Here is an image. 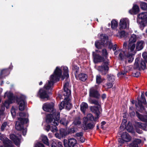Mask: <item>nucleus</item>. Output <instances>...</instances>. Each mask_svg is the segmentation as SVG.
<instances>
[{
  "mask_svg": "<svg viewBox=\"0 0 147 147\" xmlns=\"http://www.w3.org/2000/svg\"><path fill=\"white\" fill-rule=\"evenodd\" d=\"M69 77L68 69L66 66H62L61 69L57 67L55 70L53 74L49 78V80L46 83L44 87L40 90L38 93V96L41 98H47L48 96L45 90L50 89L55 82L58 81L60 78L63 80L64 78L67 79Z\"/></svg>",
  "mask_w": 147,
  "mask_h": 147,
  "instance_id": "1",
  "label": "nucleus"
},
{
  "mask_svg": "<svg viewBox=\"0 0 147 147\" xmlns=\"http://www.w3.org/2000/svg\"><path fill=\"white\" fill-rule=\"evenodd\" d=\"M16 116L18 121H16L15 128L17 130L22 131L23 135L25 136L26 134L27 129L26 128H24L23 125L24 123H27L28 122V119L27 118L28 117V114L21 112Z\"/></svg>",
  "mask_w": 147,
  "mask_h": 147,
  "instance_id": "2",
  "label": "nucleus"
},
{
  "mask_svg": "<svg viewBox=\"0 0 147 147\" xmlns=\"http://www.w3.org/2000/svg\"><path fill=\"white\" fill-rule=\"evenodd\" d=\"M69 83L68 82H66L64 86V92L63 94L65 97L64 101H62L59 106L60 110L63 108L68 110L70 109L71 107V104L70 101L69 96L71 95V91L69 89Z\"/></svg>",
  "mask_w": 147,
  "mask_h": 147,
  "instance_id": "3",
  "label": "nucleus"
},
{
  "mask_svg": "<svg viewBox=\"0 0 147 147\" xmlns=\"http://www.w3.org/2000/svg\"><path fill=\"white\" fill-rule=\"evenodd\" d=\"M7 96L8 98V100H6L3 103L2 110H0V118L3 119L5 117V115L3 111L4 109V107L6 108H9L10 104L14 102H15V97L13 96V94L10 92H7L4 94V98Z\"/></svg>",
  "mask_w": 147,
  "mask_h": 147,
  "instance_id": "4",
  "label": "nucleus"
},
{
  "mask_svg": "<svg viewBox=\"0 0 147 147\" xmlns=\"http://www.w3.org/2000/svg\"><path fill=\"white\" fill-rule=\"evenodd\" d=\"M108 52L106 49L102 50V75H105L109 70Z\"/></svg>",
  "mask_w": 147,
  "mask_h": 147,
  "instance_id": "5",
  "label": "nucleus"
},
{
  "mask_svg": "<svg viewBox=\"0 0 147 147\" xmlns=\"http://www.w3.org/2000/svg\"><path fill=\"white\" fill-rule=\"evenodd\" d=\"M60 113H57V115L55 117L53 118V116L51 115H47L46 118V121L48 123L51 124L53 126H51L50 130L54 132L57 130L56 125L59 123V119Z\"/></svg>",
  "mask_w": 147,
  "mask_h": 147,
  "instance_id": "6",
  "label": "nucleus"
},
{
  "mask_svg": "<svg viewBox=\"0 0 147 147\" xmlns=\"http://www.w3.org/2000/svg\"><path fill=\"white\" fill-rule=\"evenodd\" d=\"M136 114L137 117L140 120L146 122V125L141 122H136L135 124L136 126L147 131V115H143L140 114L138 112H136Z\"/></svg>",
  "mask_w": 147,
  "mask_h": 147,
  "instance_id": "7",
  "label": "nucleus"
},
{
  "mask_svg": "<svg viewBox=\"0 0 147 147\" xmlns=\"http://www.w3.org/2000/svg\"><path fill=\"white\" fill-rule=\"evenodd\" d=\"M54 104L52 102L50 103H46L44 104L43 108L44 111L47 112H53L52 113L48 114L47 115H51L53 116V118L55 117L57 115V113H59L57 112L54 109Z\"/></svg>",
  "mask_w": 147,
  "mask_h": 147,
  "instance_id": "8",
  "label": "nucleus"
},
{
  "mask_svg": "<svg viewBox=\"0 0 147 147\" xmlns=\"http://www.w3.org/2000/svg\"><path fill=\"white\" fill-rule=\"evenodd\" d=\"M129 25V21L126 18L121 19L119 22V27L120 30L125 29L128 27Z\"/></svg>",
  "mask_w": 147,
  "mask_h": 147,
  "instance_id": "9",
  "label": "nucleus"
},
{
  "mask_svg": "<svg viewBox=\"0 0 147 147\" xmlns=\"http://www.w3.org/2000/svg\"><path fill=\"white\" fill-rule=\"evenodd\" d=\"M63 142L65 147H74L76 143L77 142L75 139L72 138L68 139V143L67 140H64Z\"/></svg>",
  "mask_w": 147,
  "mask_h": 147,
  "instance_id": "10",
  "label": "nucleus"
},
{
  "mask_svg": "<svg viewBox=\"0 0 147 147\" xmlns=\"http://www.w3.org/2000/svg\"><path fill=\"white\" fill-rule=\"evenodd\" d=\"M25 99L26 96L22 95L18 99V103L19 105V109L20 111H23L24 109L26 104Z\"/></svg>",
  "mask_w": 147,
  "mask_h": 147,
  "instance_id": "11",
  "label": "nucleus"
},
{
  "mask_svg": "<svg viewBox=\"0 0 147 147\" xmlns=\"http://www.w3.org/2000/svg\"><path fill=\"white\" fill-rule=\"evenodd\" d=\"M108 36L106 34L102 35V45L105 47H107L109 45L111 46L112 45V44L109 40Z\"/></svg>",
  "mask_w": 147,
  "mask_h": 147,
  "instance_id": "12",
  "label": "nucleus"
},
{
  "mask_svg": "<svg viewBox=\"0 0 147 147\" xmlns=\"http://www.w3.org/2000/svg\"><path fill=\"white\" fill-rule=\"evenodd\" d=\"M0 140L3 141L5 147H13L11 142L7 138H4V136L0 133Z\"/></svg>",
  "mask_w": 147,
  "mask_h": 147,
  "instance_id": "13",
  "label": "nucleus"
},
{
  "mask_svg": "<svg viewBox=\"0 0 147 147\" xmlns=\"http://www.w3.org/2000/svg\"><path fill=\"white\" fill-rule=\"evenodd\" d=\"M136 44L134 43H129L128 46V52L127 53L134 55L137 51L136 49Z\"/></svg>",
  "mask_w": 147,
  "mask_h": 147,
  "instance_id": "14",
  "label": "nucleus"
},
{
  "mask_svg": "<svg viewBox=\"0 0 147 147\" xmlns=\"http://www.w3.org/2000/svg\"><path fill=\"white\" fill-rule=\"evenodd\" d=\"M95 120L92 115L91 114H88L86 116L83 117L82 119V127L86 125L90 121Z\"/></svg>",
  "mask_w": 147,
  "mask_h": 147,
  "instance_id": "15",
  "label": "nucleus"
},
{
  "mask_svg": "<svg viewBox=\"0 0 147 147\" xmlns=\"http://www.w3.org/2000/svg\"><path fill=\"white\" fill-rule=\"evenodd\" d=\"M139 59L137 58L136 59L135 62L134 63V66L137 68L140 69L141 68L142 69H144L146 67V65L145 62L141 60L139 61Z\"/></svg>",
  "mask_w": 147,
  "mask_h": 147,
  "instance_id": "16",
  "label": "nucleus"
},
{
  "mask_svg": "<svg viewBox=\"0 0 147 147\" xmlns=\"http://www.w3.org/2000/svg\"><path fill=\"white\" fill-rule=\"evenodd\" d=\"M10 138L14 142L15 145L19 147L20 143V140L21 138V136H17L14 134H11L10 136Z\"/></svg>",
  "mask_w": 147,
  "mask_h": 147,
  "instance_id": "17",
  "label": "nucleus"
},
{
  "mask_svg": "<svg viewBox=\"0 0 147 147\" xmlns=\"http://www.w3.org/2000/svg\"><path fill=\"white\" fill-rule=\"evenodd\" d=\"M100 54V51L96 50L95 53H93L94 56V61L95 63H97L101 61V57L99 54Z\"/></svg>",
  "mask_w": 147,
  "mask_h": 147,
  "instance_id": "18",
  "label": "nucleus"
},
{
  "mask_svg": "<svg viewBox=\"0 0 147 147\" xmlns=\"http://www.w3.org/2000/svg\"><path fill=\"white\" fill-rule=\"evenodd\" d=\"M127 54V53L121 50L117 51L115 52V54L116 55L119 54V57L121 59H122L126 57Z\"/></svg>",
  "mask_w": 147,
  "mask_h": 147,
  "instance_id": "19",
  "label": "nucleus"
},
{
  "mask_svg": "<svg viewBox=\"0 0 147 147\" xmlns=\"http://www.w3.org/2000/svg\"><path fill=\"white\" fill-rule=\"evenodd\" d=\"M144 44V42L143 40L138 41L136 44V49L137 51L141 50L143 49Z\"/></svg>",
  "mask_w": 147,
  "mask_h": 147,
  "instance_id": "20",
  "label": "nucleus"
},
{
  "mask_svg": "<svg viewBox=\"0 0 147 147\" xmlns=\"http://www.w3.org/2000/svg\"><path fill=\"white\" fill-rule=\"evenodd\" d=\"M90 96L96 98H98L100 96L97 90L93 88L90 89Z\"/></svg>",
  "mask_w": 147,
  "mask_h": 147,
  "instance_id": "21",
  "label": "nucleus"
},
{
  "mask_svg": "<svg viewBox=\"0 0 147 147\" xmlns=\"http://www.w3.org/2000/svg\"><path fill=\"white\" fill-rule=\"evenodd\" d=\"M87 76L86 74L84 73H81L79 74H76V78L77 79L84 81L87 79Z\"/></svg>",
  "mask_w": 147,
  "mask_h": 147,
  "instance_id": "22",
  "label": "nucleus"
},
{
  "mask_svg": "<svg viewBox=\"0 0 147 147\" xmlns=\"http://www.w3.org/2000/svg\"><path fill=\"white\" fill-rule=\"evenodd\" d=\"M139 18L145 22H147V12H144L141 13L138 15Z\"/></svg>",
  "mask_w": 147,
  "mask_h": 147,
  "instance_id": "23",
  "label": "nucleus"
},
{
  "mask_svg": "<svg viewBox=\"0 0 147 147\" xmlns=\"http://www.w3.org/2000/svg\"><path fill=\"white\" fill-rule=\"evenodd\" d=\"M141 142V140L135 139L129 145V147H138V144Z\"/></svg>",
  "mask_w": 147,
  "mask_h": 147,
  "instance_id": "24",
  "label": "nucleus"
},
{
  "mask_svg": "<svg viewBox=\"0 0 147 147\" xmlns=\"http://www.w3.org/2000/svg\"><path fill=\"white\" fill-rule=\"evenodd\" d=\"M139 11V7L137 5H135L133 6L132 9L129 11V12L131 14H136L138 13Z\"/></svg>",
  "mask_w": 147,
  "mask_h": 147,
  "instance_id": "25",
  "label": "nucleus"
},
{
  "mask_svg": "<svg viewBox=\"0 0 147 147\" xmlns=\"http://www.w3.org/2000/svg\"><path fill=\"white\" fill-rule=\"evenodd\" d=\"M121 138L124 139L125 142H128L131 139L130 136L126 132L123 133L121 136Z\"/></svg>",
  "mask_w": 147,
  "mask_h": 147,
  "instance_id": "26",
  "label": "nucleus"
},
{
  "mask_svg": "<svg viewBox=\"0 0 147 147\" xmlns=\"http://www.w3.org/2000/svg\"><path fill=\"white\" fill-rule=\"evenodd\" d=\"M88 105L87 104L84 102H82L80 105V109L82 112L85 114L86 109L88 108Z\"/></svg>",
  "mask_w": 147,
  "mask_h": 147,
  "instance_id": "27",
  "label": "nucleus"
},
{
  "mask_svg": "<svg viewBox=\"0 0 147 147\" xmlns=\"http://www.w3.org/2000/svg\"><path fill=\"white\" fill-rule=\"evenodd\" d=\"M141 100H138V104L140 107H141L142 105L140 104L141 103H143L144 104H146V99L145 98L144 94L143 93H142L141 95Z\"/></svg>",
  "mask_w": 147,
  "mask_h": 147,
  "instance_id": "28",
  "label": "nucleus"
},
{
  "mask_svg": "<svg viewBox=\"0 0 147 147\" xmlns=\"http://www.w3.org/2000/svg\"><path fill=\"white\" fill-rule=\"evenodd\" d=\"M40 138L43 142L47 145H49V143L48 142V139L47 137L43 134L41 136Z\"/></svg>",
  "mask_w": 147,
  "mask_h": 147,
  "instance_id": "29",
  "label": "nucleus"
},
{
  "mask_svg": "<svg viewBox=\"0 0 147 147\" xmlns=\"http://www.w3.org/2000/svg\"><path fill=\"white\" fill-rule=\"evenodd\" d=\"M137 40V36L135 34H132L131 35L129 40V43H134Z\"/></svg>",
  "mask_w": 147,
  "mask_h": 147,
  "instance_id": "30",
  "label": "nucleus"
},
{
  "mask_svg": "<svg viewBox=\"0 0 147 147\" xmlns=\"http://www.w3.org/2000/svg\"><path fill=\"white\" fill-rule=\"evenodd\" d=\"M111 28L112 29H115L118 26L117 22L114 20H112L111 22Z\"/></svg>",
  "mask_w": 147,
  "mask_h": 147,
  "instance_id": "31",
  "label": "nucleus"
},
{
  "mask_svg": "<svg viewBox=\"0 0 147 147\" xmlns=\"http://www.w3.org/2000/svg\"><path fill=\"white\" fill-rule=\"evenodd\" d=\"M94 127L93 124L90 123H88L86 125H84L83 127L84 130H87L88 129H91Z\"/></svg>",
  "mask_w": 147,
  "mask_h": 147,
  "instance_id": "32",
  "label": "nucleus"
},
{
  "mask_svg": "<svg viewBox=\"0 0 147 147\" xmlns=\"http://www.w3.org/2000/svg\"><path fill=\"white\" fill-rule=\"evenodd\" d=\"M60 134L62 138L64 137L67 134V133L65 130L63 129H61L60 130Z\"/></svg>",
  "mask_w": 147,
  "mask_h": 147,
  "instance_id": "33",
  "label": "nucleus"
},
{
  "mask_svg": "<svg viewBox=\"0 0 147 147\" xmlns=\"http://www.w3.org/2000/svg\"><path fill=\"white\" fill-rule=\"evenodd\" d=\"M140 7L142 10H147V3L144 2H142L141 3Z\"/></svg>",
  "mask_w": 147,
  "mask_h": 147,
  "instance_id": "34",
  "label": "nucleus"
},
{
  "mask_svg": "<svg viewBox=\"0 0 147 147\" xmlns=\"http://www.w3.org/2000/svg\"><path fill=\"white\" fill-rule=\"evenodd\" d=\"M81 123V122L80 117H78L75 119L73 122V124L76 125H79Z\"/></svg>",
  "mask_w": 147,
  "mask_h": 147,
  "instance_id": "35",
  "label": "nucleus"
},
{
  "mask_svg": "<svg viewBox=\"0 0 147 147\" xmlns=\"http://www.w3.org/2000/svg\"><path fill=\"white\" fill-rule=\"evenodd\" d=\"M134 55H131L130 54L127 53L126 57L128 58V61L129 63L131 62L134 59L133 56Z\"/></svg>",
  "mask_w": 147,
  "mask_h": 147,
  "instance_id": "36",
  "label": "nucleus"
},
{
  "mask_svg": "<svg viewBox=\"0 0 147 147\" xmlns=\"http://www.w3.org/2000/svg\"><path fill=\"white\" fill-rule=\"evenodd\" d=\"M9 128V126L7 125V123L6 122L3 123L1 127V130L2 131L4 130L5 129L6 130L8 129Z\"/></svg>",
  "mask_w": 147,
  "mask_h": 147,
  "instance_id": "37",
  "label": "nucleus"
},
{
  "mask_svg": "<svg viewBox=\"0 0 147 147\" xmlns=\"http://www.w3.org/2000/svg\"><path fill=\"white\" fill-rule=\"evenodd\" d=\"M119 35L121 38L127 37L128 35V33L125 32L124 31H122L119 32Z\"/></svg>",
  "mask_w": 147,
  "mask_h": 147,
  "instance_id": "38",
  "label": "nucleus"
},
{
  "mask_svg": "<svg viewBox=\"0 0 147 147\" xmlns=\"http://www.w3.org/2000/svg\"><path fill=\"white\" fill-rule=\"evenodd\" d=\"M90 109L91 111L93 112L97 113L98 111V109L97 107H91Z\"/></svg>",
  "mask_w": 147,
  "mask_h": 147,
  "instance_id": "39",
  "label": "nucleus"
},
{
  "mask_svg": "<svg viewBox=\"0 0 147 147\" xmlns=\"http://www.w3.org/2000/svg\"><path fill=\"white\" fill-rule=\"evenodd\" d=\"M17 109H15L13 107H12L11 109V113L13 117L15 116L16 115V111Z\"/></svg>",
  "mask_w": 147,
  "mask_h": 147,
  "instance_id": "40",
  "label": "nucleus"
},
{
  "mask_svg": "<svg viewBox=\"0 0 147 147\" xmlns=\"http://www.w3.org/2000/svg\"><path fill=\"white\" fill-rule=\"evenodd\" d=\"M127 72L128 71L127 70V68H126L124 69V71H122L120 72L118 74V76H119L121 75L125 76Z\"/></svg>",
  "mask_w": 147,
  "mask_h": 147,
  "instance_id": "41",
  "label": "nucleus"
},
{
  "mask_svg": "<svg viewBox=\"0 0 147 147\" xmlns=\"http://www.w3.org/2000/svg\"><path fill=\"white\" fill-rule=\"evenodd\" d=\"M95 45L96 48L98 49H100L101 48V44L100 41H96L95 42Z\"/></svg>",
  "mask_w": 147,
  "mask_h": 147,
  "instance_id": "42",
  "label": "nucleus"
},
{
  "mask_svg": "<svg viewBox=\"0 0 147 147\" xmlns=\"http://www.w3.org/2000/svg\"><path fill=\"white\" fill-rule=\"evenodd\" d=\"M96 82L98 84H99L101 82V78L100 75H97L96 76Z\"/></svg>",
  "mask_w": 147,
  "mask_h": 147,
  "instance_id": "43",
  "label": "nucleus"
},
{
  "mask_svg": "<svg viewBox=\"0 0 147 147\" xmlns=\"http://www.w3.org/2000/svg\"><path fill=\"white\" fill-rule=\"evenodd\" d=\"M108 78L109 80L111 82H113L115 80V76L113 75H108Z\"/></svg>",
  "mask_w": 147,
  "mask_h": 147,
  "instance_id": "44",
  "label": "nucleus"
},
{
  "mask_svg": "<svg viewBox=\"0 0 147 147\" xmlns=\"http://www.w3.org/2000/svg\"><path fill=\"white\" fill-rule=\"evenodd\" d=\"M60 123L65 125H67L68 123V122L65 119H62L60 121Z\"/></svg>",
  "mask_w": 147,
  "mask_h": 147,
  "instance_id": "45",
  "label": "nucleus"
},
{
  "mask_svg": "<svg viewBox=\"0 0 147 147\" xmlns=\"http://www.w3.org/2000/svg\"><path fill=\"white\" fill-rule=\"evenodd\" d=\"M7 72L9 73V72H8L7 70V69H3V70H2L1 72L0 76V79H1V78H2L1 76L2 75H3L5 73H6Z\"/></svg>",
  "mask_w": 147,
  "mask_h": 147,
  "instance_id": "46",
  "label": "nucleus"
},
{
  "mask_svg": "<svg viewBox=\"0 0 147 147\" xmlns=\"http://www.w3.org/2000/svg\"><path fill=\"white\" fill-rule=\"evenodd\" d=\"M73 69L74 71V72L75 73V76H76V74H78V72L79 71V68L77 66L75 67Z\"/></svg>",
  "mask_w": 147,
  "mask_h": 147,
  "instance_id": "47",
  "label": "nucleus"
},
{
  "mask_svg": "<svg viewBox=\"0 0 147 147\" xmlns=\"http://www.w3.org/2000/svg\"><path fill=\"white\" fill-rule=\"evenodd\" d=\"M142 55L144 60L147 62V53H143Z\"/></svg>",
  "mask_w": 147,
  "mask_h": 147,
  "instance_id": "48",
  "label": "nucleus"
},
{
  "mask_svg": "<svg viewBox=\"0 0 147 147\" xmlns=\"http://www.w3.org/2000/svg\"><path fill=\"white\" fill-rule=\"evenodd\" d=\"M34 147H44V146L42 144L38 142L35 144Z\"/></svg>",
  "mask_w": 147,
  "mask_h": 147,
  "instance_id": "49",
  "label": "nucleus"
},
{
  "mask_svg": "<svg viewBox=\"0 0 147 147\" xmlns=\"http://www.w3.org/2000/svg\"><path fill=\"white\" fill-rule=\"evenodd\" d=\"M76 131V129L75 128H71L69 131V133H73L75 132Z\"/></svg>",
  "mask_w": 147,
  "mask_h": 147,
  "instance_id": "50",
  "label": "nucleus"
},
{
  "mask_svg": "<svg viewBox=\"0 0 147 147\" xmlns=\"http://www.w3.org/2000/svg\"><path fill=\"white\" fill-rule=\"evenodd\" d=\"M55 136L58 139H61L62 138L61 136V135L60 134H59L58 133H56L55 134Z\"/></svg>",
  "mask_w": 147,
  "mask_h": 147,
  "instance_id": "51",
  "label": "nucleus"
},
{
  "mask_svg": "<svg viewBox=\"0 0 147 147\" xmlns=\"http://www.w3.org/2000/svg\"><path fill=\"white\" fill-rule=\"evenodd\" d=\"M118 141L119 143L121 144H123L125 142V140L123 139L122 138H119L118 140Z\"/></svg>",
  "mask_w": 147,
  "mask_h": 147,
  "instance_id": "52",
  "label": "nucleus"
},
{
  "mask_svg": "<svg viewBox=\"0 0 147 147\" xmlns=\"http://www.w3.org/2000/svg\"><path fill=\"white\" fill-rule=\"evenodd\" d=\"M90 102L91 103L94 104L96 105H98V102L96 100H92L91 101H90Z\"/></svg>",
  "mask_w": 147,
  "mask_h": 147,
  "instance_id": "53",
  "label": "nucleus"
},
{
  "mask_svg": "<svg viewBox=\"0 0 147 147\" xmlns=\"http://www.w3.org/2000/svg\"><path fill=\"white\" fill-rule=\"evenodd\" d=\"M76 135L77 136L80 137V138L83 136V133L82 132L77 133L76 134Z\"/></svg>",
  "mask_w": 147,
  "mask_h": 147,
  "instance_id": "54",
  "label": "nucleus"
},
{
  "mask_svg": "<svg viewBox=\"0 0 147 147\" xmlns=\"http://www.w3.org/2000/svg\"><path fill=\"white\" fill-rule=\"evenodd\" d=\"M57 144L55 143V141H53V142L51 144V147H56Z\"/></svg>",
  "mask_w": 147,
  "mask_h": 147,
  "instance_id": "55",
  "label": "nucleus"
},
{
  "mask_svg": "<svg viewBox=\"0 0 147 147\" xmlns=\"http://www.w3.org/2000/svg\"><path fill=\"white\" fill-rule=\"evenodd\" d=\"M85 141V139L83 136L80 138V141L82 143L84 142Z\"/></svg>",
  "mask_w": 147,
  "mask_h": 147,
  "instance_id": "56",
  "label": "nucleus"
},
{
  "mask_svg": "<svg viewBox=\"0 0 147 147\" xmlns=\"http://www.w3.org/2000/svg\"><path fill=\"white\" fill-rule=\"evenodd\" d=\"M107 87L108 88H111V87H112V86H113V85L112 83H108L107 84Z\"/></svg>",
  "mask_w": 147,
  "mask_h": 147,
  "instance_id": "57",
  "label": "nucleus"
},
{
  "mask_svg": "<svg viewBox=\"0 0 147 147\" xmlns=\"http://www.w3.org/2000/svg\"><path fill=\"white\" fill-rule=\"evenodd\" d=\"M129 114L131 116H134L135 115V113L134 111H129Z\"/></svg>",
  "mask_w": 147,
  "mask_h": 147,
  "instance_id": "58",
  "label": "nucleus"
},
{
  "mask_svg": "<svg viewBox=\"0 0 147 147\" xmlns=\"http://www.w3.org/2000/svg\"><path fill=\"white\" fill-rule=\"evenodd\" d=\"M51 126H49V125H47L46 126L45 129L47 131H49L50 129Z\"/></svg>",
  "mask_w": 147,
  "mask_h": 147,
  "instance_id": "59",
  "label": "nucleus"
},
{
  "mask_svg": "<svg viewBox=\"0 0 147 147\" xmlns=\"http://www.w3.org/2000/svg\"><path fill=\"white\" fill-rule=\"evenodd\" d=\"M127 43L126 42H125L124 43L123 45V49H125L126 48V47H127Z\"/></svg>",
  "mask_w": 147,
  "mask_h": 147,
  "instance_id": "60",
  "label": "nucleus"
},
{
  "mask_svg": "<svg viewBox=\"0 0 147 147\" xmlns=\"http://www.w3.org/2000/svg\"><path fill=\"white\" fill-rule=\"evenodd\" d=\"M96 68L99 71H100L101 69V67L100 66H97L96 65L95 66Z\"/></svg>",
  "mask_w": 147,
  "mask_h": 147,
  "instance_id": "61",
  "label": "nucleus"
},
{
  "mask_svg": "<svg viewBox=\"0 0 147 147\" xmlns=\"http://www.w3.org/2000/svg\"><path fill=\"white\" fill-rule=\"evenodd\" d=\"M58 147H63L62 143L61 142H58Z\"/></svg>",
  "mask_w": 147,
  "mask_h": 147,
  "instance_id": "62",
  "label": "nucleus"
},
{
  "mask_svg": "<svg viewBox=\"0 0 147 147\" xmlns=\"http://www.w3.org/2000/svg\"><path fill=\"white\" fill-rule=\"evenodd\" d=\"M106 98V95L105 94H103L102 96V98L103 100L105 98Z\"/></svg>",
  "mask_w": 147,
  "mask_h": 147,
  "instance_id": "63",
  "label": "nucleus"
},
{
  "mask_svg": "<svg viewBox=\"0 0 147 147\" xmlns=\"http://www.w3.org/2000/svg\"><path fill=\"white\" fill-rule=\"evenodd\" d=\"M135 75H134V76L138 77L139 76V75H140V74L138 73H136L135 74Z\"/></svg>",
  "mask_w": 147,
  "mask_h": 147,
  "instance_id": "64",
  "label": "nucleus"
}]
</instances>
